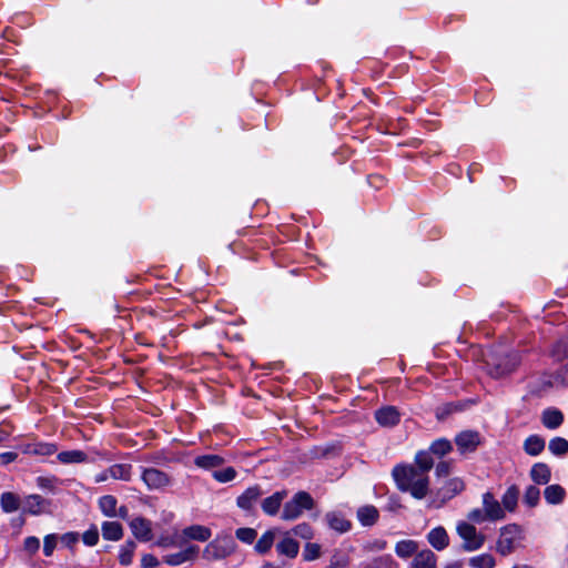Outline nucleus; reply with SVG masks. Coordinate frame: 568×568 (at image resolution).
Wrapping results in <instances>:
<instances>
[{
  "mask_svg": "<svg viewBox=\"0 0 568 568\" xmlns=\"http://www.w3.org/2000/svg\"><path fill=\"white\" fill-rule=\"evenodd\" d=\"M397 488L409 493L416 499H423L429 490V477L414 465H397L392 471Z\"/></svg>",
  "mask_w": 568,
  "mask_h": 568,
  "instance_id": "nucleus-1",
  "label": "nucleus"
},
{
  "mask_svg": "<svg viewBox=\"0 0 568 568\" xmlns=\"http://www.w3.org/2000/svg\"><path fill=\"white\" fill-rule=\"evenodd\" d=\"M314 507V499L306 491L296 493L293 498L285 503L281 518L283 520H295L300 518L304 510Z\"/></svg>",
  "mask_w": 568,
  "mask_h": 568,
  "instance_id": "nucleus-2",
  "label": "nucleus"
},
{
  "mask_svg": "<svg viewBox=\"0 0 568 568\" xmlns=\"http://www.w3.org/2000/svg\"><path fill=\"white\" fill-rule=\"evenodd\" d=\"M456 531L463 540L462 547L465 551H476L485 544V535L479 532L477 528L468 521H458L456 525Z\"/></svg>",
  "mask_w": 568,
  "mask_h": 568,
  "instance_id": "nucleus-3",
  "label": "nucleus"
},
{
  "mask_svg": "<svg viewBox=\"0 0 568 568\" xmlns=\"http://www.w3.org/2000/svg\"><path fill=\"white\" fill-rule=\"evenodd\" d=\"M521 528L516 524H509L500 528L499 538L496 544L497 551L507 556L511 554L521 540Z\"/></svg>",
  "mask_w": 568,
  "mask_h": 568,
  "instance_id": "nucleus-4",
  "label": "nucleus"
},
{
  "mask_svg": "<svg viewBox=\"0 0 568 568\" xmlns=\"http://www.w3.org/2000/svg\"><path fill=\"white\" fill-rule=\"evenodd\" d=\"M234 546L232 537L219 536L205 546L203 558L209 561L224 559L233 552Z\"/></svg>",
  "mask_w": 568,
  "mask_h": 568,
  "instance_id": "nucleus-5",
  "label": "nucleus"
},
{
  "mask_svg": "<svg viewBox=\"0 0 568 568\" xmlns=\"http://www.w3.org/2000/svg\"><path fill=\"white\" fill-rule=\"evenodd\" d=\"M519 363L520 356L518 353L507 354L498 363H494L490 362L489 359H486V365L489 374L496 378L511 373L513 371L516 369Z\"/></svg>",
  "mask_w": 568,
  "mask_h": 568,
  "instance_id": "nucleus-6",
  "label": "nucleus"
},
{
  "mask_svg": "<svg viewBox=\"0 0 568 568\" xmlns=\"http://www.w3.org/2000/svg\"><path fill=\"white\" fill-rule=\"evenodd\" d=\"M181 550L174 554H168L163 556V561L172 567L183 565L187 561L194 560L200 551L199 546L183 542Z\"/></svg>",
  "mask_w": 568,
  "mask_h": 568,
  "instance_id": "nucleus-7",
  "label": "nucleus"
},
{
  "mask_svg": "<svg viewBox=\"0 0 568 568\" xmlns=\"http://www.w3.org/2000/svg\"><path fill=\"white\" fill-rule=\"evenodd\" d=\"M465 489V481L460 477H453L447 479L437 491V497L440 499L442 504L447 500L453 499L455 496L459 495Z\"/></svg>",
  "mask_w": 568,
  "mask_h": 568,
  "instance_id": "nucleus-8",
  "label": "nucleus"
},
{
  "mask_svg": "<svg viewBox=\"0 0 568 568\" xmlns=\"http://www.w3.org/2000/svg\"><path fill=\"white\" fill-rule=\"evenodd\" d=\"M50 500L44 499L42 496L33 494L27 496L22 501V511L33 516H39L49 513Z\"/></svg>",
  "mask_w": 568,
  "mask_h": 568,
  "instance_id": "nucleus-9",
  "label": "nucleus"
},
{
  "mask_svg": "<svg viewBox=\"0 0 568 568\" xmlns=\"http://www.w3.org/2000/svg\"><path fill=\"white\" fill-rule=\"evenodd\" d=\"M481 505L489 521L503 520L506 517V513L501 507V504L491 493L487 491L483 495Z\"/></svg>",
  "mask_w": 568,
  "mask_h": 568,
  "instance_id": "nucleus-10",
  "label": "nucleus"
},
{
  "mask_svg": "<svg viewBox=\"0 0 568 568\" xmlns=\"http://www.w3.org/2000/svg\"><path fill=\"white\" fill-rule=\"evenodd\" d=\"M142 480L151 490L164 488L170 484L169 475L158 468L144 469Z\"/></svg>",
  "mask_w": 568,
  "mask_h": 568,
  "instance_id": "nucleus-11",
  "label": "nucleus"
},
{
  "mask_svg": "<svg viewBox=\"0 0 568 568\" xmlns=\"http://www.w3.org/2000/svg\"><path fill=\"white\" fill-rule=\"evenodd\" d=\"M455 443L462 454L474 452L480 443L479 434L474 430H464L456 435Z\"/></svg>",
  "mask_w": 568,
  "mask_h": 568,
  "instance_id": "nucleus-12",
  "label": "nucleus"
},
{
  "mask_svg": "<svg viewBox=\"0 0 568 568\" xmlns=\"http://www.w3.org/2000/svg\"><path fill=\"white\" fill-rule=\"evenodd\" d=\"M130 528L136 539L141 541L151 540L152 526L150 520L143 517H136L130 521Z\"/></svg>",
  "mask_w": 568,
  "mask_h": 568,
  "instance_id": "nucleus-13",
  "label": "nucleus"
},
{
  "mask_svg": "<svg viewBox=\"0 0 568 568\" xmlns=\"http://www.w3.org/2000/svg\"><path fill=\"white\" fill-rule=\"evenodd\" d=\"M426 538L428 544L437 551H443L449 545V536L443 526L429 530Z\"/></svg>",
  "mask_w": 568,
  "mask_h": 568,
  "instance_id": "nucleus-14",
  "label": "nucleus"
},
{
  "mask_svg": "<svg viewBox=\"0 0 568 568\" xmlns=\"http://www.w3.org/2000/svg\"><path fill=\"white\" fill-rule=\"evenodd\" d=\"M261 496V488L257 485L251 486L247 489H245V491L242 495L237 497L236 505L241 509L248 511L254 507L255 503L258 500Z\"/></svg>",
  "mask_w": 568,
  "mask_h": 568,
  "instance_id": "nucleus-15",
  "label": "nucleus"
},
{
  "mask_svg": "<svg viewBox=\"0 0 568 568\" xmlns=\"http://www.w3.org/2000/svg\"><path fill=\"white\" fill-rule=\"evenodd\" d=\"M212 536V531L209 527L202 525H191L182 530V537L184 542L186 540L207 541Z\"/></svg>",
  "mask_w": 568,
  "mask_h": 568,
  "instance_id": "nucleus-16",
  "label": "nucleus"
},
{
  "mask_svg": "<svg viewBox=\"0 0 568 568\" xmlns=\"http://www.w3.org/2000/svg\"><path fill=\"white\" fill-rule=\"evenodd\" d=\"M399 412L394 406H385L375 412V418L381 426L390 427L399 422Z\"/></svg>",
  "mask_w": 568,
  "mask_h": 568,
  "instance_id": "nucleus-17",
  "label": "nucleus"
},
{
  "mask_svg": "<svg viewBox=\"0 0 568 568\" xmlns=\"http://www.w3.org/2000/svg\"><path fill=\"white\" fill-rule=\"evenodd\" d=\"M437 556L430 549H423L415 554L409 568H437Z\"/></svg>",
  "mask_w": 568,
  "mask_h": 568,
  "instance_id": "nucleus-18",
  "label": "nucleus"
},
{
  "mask_svg": "<svg viewBox=\"0 0 568 568\" xmlns=\"http://www.w3.org/2000/svg\"><path fill=\"white\" fill-rule=\"evenodd\" d=\"M300 545L288 532L276 544V551L280 556L295 558L298 555Z\"/></svg>",
  "mask_w": 568,
  "mask_h": 568,
  "instance_id": "nucleus-19",
  "label": "nucleus"
},
{
  "mask_svg": "<svg viewBox=\"0 0 568 568\" xmlns=\"http://www.w3.org/2000/svg\"><path fill=\"white\" fill-rule=\"evenodd\" d=\"M529 477L536 485H547L551 478L550 467L545 463H536L530 468Z\"/></svg>",
  "mask_w": 568,
  "mask_h": 568,
  "instance_id": "nucleus-20",
  "label": "nucleus"
},
{
  "mask_svg": "<svg viewBox=\"0 0 568 568\" xmlns=\"http://www.w3.org/2000/svg\"><path fill=\"white\" fill-rule=\"evenodd\" d=\"M286 495L287 494L285 490H281V491L274 493L270 497H266L262 501V505H261L263 511L268 516H275L278 513L281 505H282L284 498L286 497Z\"/></svg>",
  "mask_w": 568,
  "mask_h": 568,
  "instance_id": "nucleus-21",
  "label": "nucleus"
},
{
  "mask_svg": "<svg viewBox=\"0 0 568 568\" xmlns=\"http://www.w3.org/2000/svg\"><path fill=\"white\" fill-rule=\"evenodd\" d=\"M541 422L546 428L556 429L562 424L564 415L557 408H547L542 412Z\"/></svg>",
  "mask_w": 568,
  "mask_h": 568,
  "instance_id": "nucleus-22",
  "label": "nucleus"
},
{
  "mask_svg": "<svg viewBox=\"0 0 568 568\" xmlns=\"http://www.w3.org/2000/svg\"><path fill=\"white\" fill-rule=\"evenodd\" d=\"M194 464L199 468L212 470L221 467L224 464V458L215 454L201 455L194 459Z\"/></svg>",
  "mask_w": 568,
  "mask_h": 568,
  "instance_id": "nucleus-23",
  "label": "nucleus"
},
{
  "mask_svg": "<svg viewBox=\"0 0 568 568\" xmlns=\"http://www.w3.org/2000/svg\"><path fill=\"white\" fill-rule=\"evenodd\" d=\"M102 537L105 540L118 541L123 537L122 525L118 521H104L101 526Z\"/></svg>",
  "mask_w": 568,
  "mask_h": 568,
  "instance_id": "nucleus-24",
  "label": "nucleus"
},
{
  "mask_svg": "<svg viewBox=\"0 0 568 568\" xmlns=\"http://www.w3.org/2000/svg\"><path fill=\"white\" fill-rule=\"evenodd\" d=\"M545 446V439L539 435H530L524 442V450L529 456L540 455Z\"/></svg>",
  "mask_w": 568,
  "mask_h": 568,
  "instance_id": "nucleus-25",
  "label": "nucleus"
},
{
  "mask_svg": "<svg viewBox=\"0 0 568 568\" xmlns=\"http://www.w3.org/2000/svg\"><path fill=\"white\" fill-rule=\"evenodd\" d=\"M378 510L372 505L362 506L357 510V519L363 526H373L378 519Z\"/></svg>",
  "mask_w": 568,
  "mask_h": 568,
  "instance_id": "nucleus-26",
  "label": "nucleus"
},
{
  "mask_svg": "<svg viewBox=\"0 0 568 568\" xmlns=\"http://www.w3.org/2000/svg\"><path fill=\"white\" fill-rule=\"evenodd\" d=\"M544 496L549 505H559L566 497V490L560 485L554 484L545 488Z\"/></svg>",
  "mask_w": 568,
  "mask_h": 568,
  "instance_id": "nucleus-27",
  "label": "nucleus"
},
{
  "mask_svg": "<svg viewBox=\"0 0 568 568\" xmlns=\"http://www.w3.org/2000/svg\"><path fill=\"white\" fill-rule=\"evenodd\" d=\"M326 520L328 526L338 532H346L351 529V523L339 513H328Z\"/></svg>",
  "mask_w": 568,
  "mask_h": 568,
  "instance_id": "nucleus-28",
  "label": "nucleus"
},
{
  "mask_svg": "<svg viewBox=\"0 0 568 568\" xmlns=\"http://www.w3.org/2000/svg\"><path fill=\"white\" fill-rule=\"evenodd\" d=\"M136 544L133 540H126L119 548V562L120 565L128 567L133 562Z\"/></svg>",
  "mask_w": 568,
  "mask_h": 568,
  "instance_id": "nucleus-29",
  "label": "nucleus"
},
{
  "mask_svg": "<svg viewBox=\"0 0 568 568\" xmlns=\"http://www.w3.org/2000/svg\"><path fill=\"white\" fill-rule=\"evenodd\" d=\"M57 458L62 464H80L88 462L87 454L79 449L60 452Z\"/></svg>",
  "mask_w": 568,
  "mask_h": 568,
  "instance_id": "nucleus-30",
  "label": "nucleus"
},
{
  "mask_svg": "<svg viewBox=\"0 0 568 568\" xmlns=\"http://www.w3.org/2000/svg\"><path fill=\"white\" fill-rule=\"evenodd\" d=\"M417 470L428 475L429 470L434 466V459L429 450H420L415 456V465Z\"/></svg>",
  "mask_w": 568,
  "mask_h": 568,
  "instance_id": "nucleus-31",
  "label": "nucleus"
},
{
  "mask_svg": "<svg viewBox=\"0 0 568 568\" xmlns=\"http://www.w3.org/2000/svg\"><path fill=\"white\" fill-rule=\"evenodd\" d=\"M518 496H519V490L515 485L507 488V490L505 491V494L503 495V498H501V507L504 508L505 511L508 510L511 513L516 509L517 503H518Z\"/></svg>",
  "mask_w": 568,
  "mask_h": 568,
  "instance_id": "nucleus-32",
  "label": "nucleus"
},
{
  "mask_svg": "<svg viewBox=\"0 0 568 568\" xmlns=\"http://www.w3.org/2000/svg\"><path fill=\"white\" fill-rule=\"evenodd\" d=\"M417 542L412 539L400 540L395 545V554L403 559H406L417 551Z\"/></svg>",
  "mask_w": 568,
  "mask_h": 568,
  "instance_id": "nucleus-33",
  "label": "nucleus"
},
{
  "mask_svg": "<svg viewBox=\"0 0 568 568\" xmlns=\"http://www.w3.org/2000/svg\"><path fill=\"white\" fill-rule=\"evenodd\" d=\"M275 536H276V530L275 529H270V530H266L261 537L260 539L257 540V542L255 544V550L258 552V554H266L270 551V549L272 548L273 544H274V540H275Z\"/></svg>",
  "mask_w": 568,
  "mask_h": 568,
  "instance_id": "nucleus-34",
  "label": "nucleus"
},
{
  "mask_svg": "<svg viewBox=\"0 0 568 568\" xmlns=\"http://www.w3.org/2000/svg\"><path fill=\"white\" fill-rule=\"evenodd\" d=\"M0 506L4 513H13L19 509L20 499L16 494L6 491L0 496Z\"/></svg>",
  "mask_w": 568,
  "mask_h": 568,
  "instance_id": "nucleus-35",
  "label": "nucleus"
},
{
  "mask_svg": "<svg viewBox=\"0 0 568 568\" xmlns=\"http://www.w3.org/2000/svg\"><path fill=\"white\" fill-rule=\"evenodd\" d=\"M116 498L112 495H105L99 499L100 510L106 517L112 518L116 516Z\"/></svg>",
  "mask_w": 568,
  "mask_h": 568,
  "instance_id": "nucleus-36",
  "label": "nucleus"
},
{
  "mask_svg": "<svg viewBox=\"0 0 568 568\" xmlns=\"http://www.w3.org/2000/svg\"><path fill=\"white\" fill-rule=\"evenodd\" d=\"M364 568H398V564L392 555H382L375 557L369 564L365 565Z\"/></svg>",
  "mask_w": 568,
  "mask_h": 568,
  "instance_id": "nucleus-37",
  "label": "nucleus"
},
{
  "mask_svg": "<svg viewBox=\"0 0 568 568\" xmlns=\"http://www.w3.org/2000/svg\"><path fill=\"white\" fill-rule=\"evenodd\" d=\"M549 452L557 457H562L568 453V440L562 437H554L548 444Z\"/></svg>",
  "mask_w": 568,
  "mask_h": 568,
  "instance_id": "nucleus-38",
  "label": "nucleus"
},
{
  "mask_svg": "<svg viewBox=\"0 0 568 568\" xmlns=\"http://www.w3.org/2000/svg\"><path fill=\"white\" fill-rule=\"evenodd\" d=\"M184 539L182 534H174L171 536H162L160 537L155 545L161 548H172V547H183Z\"/></svg>",
  "mask_w": 568,
  "mask_h": 568,
  "instance_id": "nucleus-39",
  "label": "nucleus"
},
{
  "mask_svg": "<svg viewBox=\"0 0 568 568\" xmlns=\"http://www.w3.org/2000/svg\"><path fill=\"white\" fill-rule=\"evenodd\" d=\"M130 465L115 464L109 467V475L113 479L129 480L130 479Z\"/></svg>",
  "mask_w": 568,
  "mask_h": 568,
  "instance_id": "nucleus-40",
  "label": "nucleus"
},
{
  "mask_svg": "<svg viewBox=\"0 0 568 568\" xmlns=\"http://www.w3.org/2000/svg\"><path fill=\"white\" fill-rule=\"evenodd\" d=\"M495 559L489 554H481L469 559V566L473 568H494Z\"/></svg>",
  "mask_w": 568,
  "mask_h": 568,
  "instance_id": "nucleus-41",
  "label": "nucleus"
},
{
  "mask_svg": "<svg viewBox=\"0 0 568 568\" xmlns=\"http://www.w3.org/2000/svg\"><path fill=\"white\" fill-rule=\"evenodd\" d=\"M453 449L452 443L448 439H436L429 447V452L438 457H443Z\"/></svg>",
  "mask_w": 568,
  "mask_h": 568,
  "instance_id": "nucleus-42",
  "label": "nucleus"
},
{
  "mask_svg": "<svg viewBox=\"0 0 568 568\" xmlns=\"http://www.w3.org/2000/svg\"><path fill=\"white\" fill-rule=\"evenodd\" d=\"M237 471L233 467H226L212 473L213 478L222 484L230 483L236 478Z\"/></svg>",
  "mask_w": 568,
  "mask_h": 568,
  "instance_id": "nucleus-43",
  "label": "nucleus"
},
{
  "mask_svg": "<svg viewBox=\"0 0 568 568\" xmlns=\"http://www.w3.org/2000/svg\"><path fill=\"white\" fill-rule=\"evenodd\" d=\"M540 499V490L535 485H529L524 494V503L528 507H536Z\"/></svg>",
  "mask_w": 568,
  "mask_h": 568,
  "instance_id": "nucleus-44",
  "label": "nucleus"
},
{
  "mask_svg": "<svg viewBox=\"0 0 568 568\" xmlns=\"http://www.w3.org/2000/svg\"><path fill=\"white\" fill-rule=\"evenodd\" d=\"M59 541L57 534H49L43 538V554L45 557H51Z\"/></svg>",
  "mask_w": 568,
  "mask_h": 568,
  "instance_id": "nucleus-45",
  "label": "nucleus"
},
{
  "mask_svg": "<svg viewBox=\"0 0 568 568\" xmlns=\"http://www.w3.org/2000/svg\"><path fill=\"white\" fill-rule=\"evenodd\" d=\"M321 556V546L315 542H307L304 547L303 558L305 561H313Z\"/></svg>",
  "mask_w": 568,
  "mask_h": 568,
  "instance_id": "nucleus-46",
  "label": "nucleus"
},
{
  "mask_svg": "<svg viewBox=\"0 0 568 568\" xmlns=\"http://www.w3.org/2000/svg\"><path fill=\"white\" fill-rule=\"evenodd\" d=\"M256 530L253 529V528H248V527H244V528H239L236 531H235V536L239 540H241L242 542H245V544H252L255 538H256Z\"/></svg>",
  "mask_w": 568,
  "mask_h": 568,
  "instance_id": "nucleus-47",
  "label": "nucleus"
},
{
  "mask_svg": "<svg viewBox=\"0 0 568 568\" xmlns=\"http://www.w3.org/2000/svg\"><path fill=\"white\" fill-rule=\"evenodd\" d=\"M82 541L88 547H93L99 542V530L97 526H91L82 534Z\"/></svg>",
  "mask_w": 568,
  "mask_h": 568,
  "instance_id": "nucleus-48",
  "label": "nucleus"
},
{
  "mask_svg": "<svg viewBox=\"0 0 568 568\" xmlns=\"http://www.w3.org/2000/svg\"><path fill=\"white\" fill-rule=\"evenodd\" d=\"M468 523L470 524H483L485 521H489L488 517H486V513L484 508H474L467 515Z\"/></svg>",
  "mask_w": 568,
  "mask_h": 568,
  "instance_id": "nucleus-49",
  "label": "nucleus"
},
{
  "mask_svg": "<svg viewBox=\"0 0 568 568\" xmlns=\"http://www.w3.org/2000/svg\"><path fill=\"white\" fill-rule=\"evenodd\" d=\"M292 532L302 538V539H311L313 538V529L312 527L306 524V523H303V524H298L296 525L293 529H292Z\"/></svg>",
  "mask_w": 568,
  "mask_h": 568,
  "instance_id": "nucleus-50",
  "label": "nucleus"
},
{
  "mask_svg": "<svg viewBox=\"0 0 568 568\" xmlns=\"http://www.w3.org/2000/svg\"><path fill=\"white\" fill-rule=\"evenodd\" d=\"M79 534L75 531H69L59 537V540L67 548L72 549L79 541Z\"/></svg>",
  "mask_w": 568,
  "mask_h": 568,
  "instance_id": "nucleus-51",
  "label": "nucleus"
},
{
  "mask_svg": "<svg viewBox=\"0 0 568 568\" xmlns=\"http://www.w3.org/2000/svg\"><path fill=\"white\" fill-rule=\"evenodd\" d=\"M23 548L30 555H34L40 549V540L34 536L27 537L23 541Z\"/></svg>",
  "mask_w": 568,
  "mask_h": 568,
  "instance_id": "nucleus-52",
  "label": "nucleus"
},
{
  "mask_svg": "<svg viewBox=\"0 0 568 568\" xmlns=\"http://www.w3.org/2000/svg\"><path fill=\"white\" fill-rule=\"evenodd\" d=\"M452 462L443 460L436 465L435 474L437 478L447 477L452 470Z\"/></svg>",
  "mask_w": 568,
  "mask_h": 568,
  "instance_id": "nucleus-53",
  "label": "nucleus"
},
{
  "mask_svg": "<svg viewBox=\"0 0 568 568\" xmlns=\"http://www.w3.org/2000/svg\"><path fill=\"white\" fill-rule=\"evenodd\" d=\"M37 485L43 490L53 491L55 488V479L50 477H38Z\"/></svg>",
  "mask_w": 568,
  "mask_h": 568,
  "instance_id": "nucleus-54",
  "label": "nucleus"
},
{
  "mask_svg": "<svg viewBox=\"0 0 568 568\" xmlns=\"http://www.w3.org/2000/svg\"><path fill=\"white\" fill-rule=\"evenodd\" d=\"M159 560L155 556L151 554H145L141 558V567L142 568H154L159 566Z\"/></svg>",
  "mask_w": 568,
  "mask_h": 568,
  "instance_id": "nucleus-55",
  "label": "nucleus"
},
{
  "mask_svg": "<svg viewBox=\"0 0 568 568\" xmlns=\"http://www.w3.org/2000/svg\"><path fill=\"white\" fill-rule=\"evenodd\" d=\"M386 547H387V542L382 539H376L373 542H368L364 546V548L369 551L371 550L381 551V550H384Z\"/></svg>",
  "mask_w": 568,
  "mask_h": 568,
  "instance_id": "nucleus-56",
  "label": "nucleus"
},
{
  "mask_svg": "<svg viewBox=\"0 0 568 568\" xmlns=\"http://www.w3.org/2000/svg\"><path fill=\"white\" fill-rule=\"evenodd\" d=\"M348 565L346 557H333L329 568H345Z\"/></svg>",
  "mask_w": 568,
  "mask_h": 568,
  "instance_id": "nucleus-57",
  "label": "nucleus"
},
{
  "mask_svg": "<svg viewBox=\"0 0 568 568\" xmlns=\"http://www.w3.org/2000/svg\"><path fill=\"white\" fill-rule=\"evenodd\" d=\"M2 464H9L17 458V454L13 452H6L0 455Z\"/></svg>",
  "mask_w": 568,
  "mask_h": 568,
  "instance_id": "nucleus-58",
  "label": "nucleus"
},
{
  "mask_svg": "<svg viewBox=\"0 0 568 568\" xmlns=\"http://www.w3.org/2000/svg\"><path fill=\"white\" fill-rule=\"evenodd\" d=\"M109 478H111V477L109 475V468H108L106 470H103L95 476V483H103V481L108 480Z\"/></svg>",
  "mask_w": 568,
  "mask_h": 568,
  "instance_id": "nucleus-59",
  "label": "nucleus"
},
{
  "mask_svg": "<svg viewBox=\"0 0 568 568\" xmlns=\"http://www.w3.org/2000/svg\"><path fill=\"white\" fill-rule=\"evenodd\" d=\"M128 515V509L125 507H121L119 509V513H116V516L121 517V518H125Z\"/></svg>",
  "mask_w": 568,
  "mask_h": 568,
  "instance_id": "nucleus-60",
  "label": "nucleus"
},
{
  "mask_svg": "<svg viewBox=\"0 0 568 568\" xmlns=\"http://www.w3.org/2000/svg\"><path fill=\"white\" fill-rule=\"evenodd\" d=\"M445 568H463V566L459 562H453L447 565Z\"/></svg>",
  "mask_w": 568,
  "mask_h": 568,
  "instance_id": "nucleus-61",
  "label": "nucleus"
},
{
  "mask_svg": "<svg viewBox=\"0 0 568 568\" xmlns=\"http://www.w3.org/2000/svg\"><path fill=\"white\" fill-rule=\"evenodd\" d=\"M262 568H281L272 562H265Z\"/></svg>",
  "mask_w": 568,
  "mask_h": 568,
  "instance_id": "nucleus-62",
  "label": "nucleus"
},
{
  "mask_svg": "<svg viewBox=\"0 0 568 568\" xmlns=\"http://www.w3.org/2000/svg\"><path fill=\"white\" fill-rule=\"evenodd\" d=\"M8 434L3 430H0V443L7 438Z\"/></svg>",
  "mask_w": 568,
  "mask_h": 568,
  "instance_id": "nucleus-63",
  "label": "nucleus"
},
{
  "mask_svg": "<svg viewBox=\"0 0 568 568\" xmlns=\"http://www.w3.org/2000/svg\"><path fill=\"white\" fill-rule=\"evenodd\" d=\"M52 452H53V449L51 446H47L45 450H41V453H43V454H51Z\"/></svg>",
  "mask_w": 568,
  "mask_h": 568,
  "instance_id": "nucleus-64",
  "label": "nucleus"
}]
</instances>
